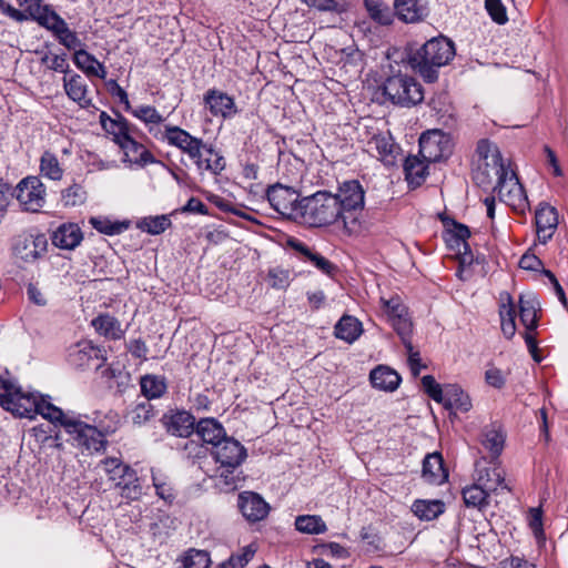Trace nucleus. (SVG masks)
<instances>
[{
  "label": "nucleus",
  "instance_id": "4c0bfd02",
  "mask_svg": "<svg viewBox=\"0 0 568 568\" xmlns=\"http://www.w3.org/2000/svg\"><path fill=\"white\" fill-rule=\"evenodd\" d=\"M363 333L362 323L354 316L344 315L334 327V334L338 339L348 344L354 343Z\"/></svg>",
  "mask_w": 568,
  "mask_h": 568
},
{
  "label": "nucleus",
  "instance_id": "603ef678",
  "mask_svg": "<svg viewBox=\"0 0 568 568\" xmlns=\"http://www.w3.org/2000/svg\"><path fill=\"white\" fill-rule=\"evenodd\" d=\"M40 172L43 176L52 181H60L63 176V169L57 155L50 151H45L41 155Z\"/></svg>",
  "mask_w": 568,
  "mask_h": 568
},
{
  "label": "nucleus",
  "instance_id": "58836bf2",
  "mask_svg": "<svg viewBox=\"0 0 568 568\" xmlns=\"http://www.w3.org/2000/svg\"><path fill=\"white\" fill-rule=\"evenodd\" d=\"M195 432L204 443L212 445V449L225 437L223 426L214 418L201 419Z\"/></svg>",
  "mask_w": 568,
  "mask_h": 568
},
{
  "label": "nucleus",
  "instance_id": "1a4fd4ad",
  "mask_svg": "<svg viewBox=\"0 0 568 568\" xmlns=\"http://www.w3.org/2000/svg\"><path fill=\"white\" fill-rule=\"evenodd\" d=\"M266 196L275 212L286 219L301 220L302 200L293 187L275 184L267 189Z\"/></svg>",
  "mask_w": 568,
  "mask_h": 568
},
{
  "label": "nucleus",
  "instance_id": "9d476101",
  "mask_svg": "<svg viewBox=\"0 0 568 568\" xmlns=\"http://www.w3.org/2000/svg\"><path fill=\"white\" fill-rule=\"evenodd\" d=\"M65 432L72 437L73 444L89 452L104 450L108 442L94 425L87 424L78 418L64 422Z\"/></svg>",
  "mask_w": 568,
  "mask_h": 568
},
{
  "label": "nucleus",
  "instance_id": "8fccbe9b",
  "mask_svg": "<svg viewBox=\"0 0 568 568\" xmlns=\"http://www.w3.org/2000/svg\"><path fill=\"white\" fill-rule=\"evenodd\" d=\"M93 422L95 424L94 426L98 427L105 438L119 429L121 425V417L118 412L109 409L104 414L97 413Z\"/></svg>",
  "mask_w": 568,
  "mask_h": 568
},
{
  "label": "nucleus",
  "instance_id": "473e14b6",
  "mask_svg": "<svg viewBox=\"0 0 568 568\" xmlns=\"http://www.w3.org/2000/svg\"><path fill=\"white\" fill-rule=\"evenodd\" d=\"M394 10L398 19L406 23L418 22L427 16L420 0H394Z\"/></svg>",
  "mask_w": 568,
  "mask_h": 568
},
{
  "label": "nucleus",
  "instance_id": "680f3d73",
  "mask_svg": "<svg viewBox=\"0 0 568 568\" xmlns=\"http://www.w3.org/2000/svg\"><path fill=\"white\" fill-rule=\"evenodd\" d=\"M54 37L58 39L59 43L68 50H74L75 52L79 49H83L82 41L79 39L77 32L69 28L68 23L61 28Z\"/></svg>",
  "mask_w": 568,
  "mask_h": 568
},
{
  "label": "nucleus",
  "instance_id": "4468645a",
  "mask_svg": "<svg viewBox=\"0 0 568 568\" xmlns=\"http://www.w3.org/2000/svg\"><path fill=\"white\" fill-rule=\"evenodd\" d=\"M166 143L186 154L190 159L199 158V150L204 149V141L192 135L186 130L169 124L163 128V133L156 140Z\"/></svg>",
  "mask_w": 568,
  "mask_h": 568
},
{
  "label": "nucleus",
  "instance_id": "864d4df0",
  "mask_svg": "<svg viewBox=\"0 0 568 568\" xmlns=\"http://www.w3.org/2000/svg\"><path fill=\"white\" fill-rule=\"evenodd\" d=\"M369 17L383 26L393 22V12L389 7L382 0H364Z\"/></svg>",
  "mask_w": 568,
  "mask_h": 568
},
{
  "label": "nucleus",
  "instance_id": "774afa93",
  "mask_svg": "<svg viewBox=\"0 0 568 568\" xmlns=\"http://www.w3.org/2000/svg\"><path fill=\"white\" fill-rule=\"evenodd\" d=\"M270 285L274 288H285L290 284V272L284 268L274 267L268 272Z\"/></svg>",
  "mask_w": 568,
  "mask_h": 568
},
{
  "label": "nucleus",
  "instance_id": "2f4dec72",
  "mask_svg": "<svg viewBox=\"0 0 568 568\" xmlns=\"http://www.w3.org/2000/svg\"><path fill=\"white\" fill-rule=\"evenodd\" d=\"M369 379L374 388L384 392L396 390L402 381L396 371L385 365L375 367L369 374Z\"/></svg>",
  "mask_w": 568,
  "mask_h": 568
},
{
  "label": "nucleus",
  "instance_id": "bb28decb",
  "mask_svg": "<svg viewBox=\"0 0 568 568\" xmlns=\"http://www.w3.org/2000/svg\"><path fill=\"white\" fill-rule=\"evenodd\" d=\"M70 361L78 367H91L100 368L105 358L101 354V349L92 345L91 343L84 342L79 343L77 348L70 353Z\"/></svg>",
  "mask_w": 568,
  "mask_h": 568
},
{
  "label": "nucleus",
  "instance_id": "3c124183",
  "mask_svg": "<svg viewBox=\"0 0 568 568\" xmlns=\"http://www.w3.org/2000/svg\"><path fill=\"white\" fill-rule=\"evenodd\" d=\"M141 392L144 395V399L159 398L166 390V383L164 377L156 375H145L140 382Z\"/></svg>",
  "mask_w": 568,
  "mask_h": 568
},
{
  "label": "nucleus",
  "instance_id": "5701e85b",
  "mask_svg": "<svg viewBox=\"0 0 568 568\" xmlns=\"http://www.w3.org/2000/svg\"><path fill=\"white\" fill-rule=\"evenodd\" d=\"M31 19L36 20L41 27L57 34L67 22L49 6H41V3H31L27 9Z\"/></svg>",
  "mask_w": 568,
  "mask_h": 568
},
{
  "label": "nucleus",
  "instance_id": "338daca9",
  "mask_svg": "<svg viewBox=\"0 0 568 568\" xmlns=\"http://www.w3.org/2000/svg\"><path fill=\"white\" fill-rule=\"evenodd\" d=\"M485 8L496 23L505 24L508 21L506 8L500 0H485Z\"/></svg>",
  "mask_w": 568,
  "mask_h": 568
},
{
  "label": "nucleus",
  "instance_id": "f03ea898",
  "mask_svg": "<svg viewBox=\"0 0 568 568\" xmlns=\"http://www.w3.org/2000/svg\"><path fill=\"white\" fill-rule=\"evenodd\" d=\"M342 214V227L347 235L358 234L365 205V192L357 180L343 182L334 194Z\"/></svg>",
  "mask_w": 568,
  "mask_h": 568
},
{
  "label": "nucleus",
  "instance_id": "052dcab7",
  "mask_svg": "<svg viewBox=\"0 0 568 568\" xmlns=\"http://www.w3.org/2000/svg\"><path fill=\"white\" fill-rule=\"evenodd\" d=\"M210 555L205 550L191 549L183 560L184 568H210Z\"/></svg>",
  "mask_w": 568,
  "mask_h": 568
},
{
  "label": "nucleus",
  "instance_id": "aec40b11",
  "mask_svg": "<svg viewBox=\"0 0 568 568\" xmlns=\"http://www.w3.org/2000/svg\"><path fill=\"white\" fill-rule=\"evenodd\" d=\"M163 424L171 435L189 437L195 427L194 416L186 410H176L163 416Z\"/></svg>",
  "mask_w": 568,
  "mask_h": 568
},
{
  "label": "nucleus",
  "instance_id": "423d86ee",
  "mask_svg": "<svg viewBox=\"0 0 568 568\" xmlns=\"http://www.w3.org/2000/svg\"><path fill=\"white\" fill-rule=\"evenodd\" d=\"M39 397L40 394L24 393L14 382L0 377V405L13 415L34 418Z\"/></svg>",
  "mask_w": 568,
  "mask_h": 568
},
{
  "label": "nucleus",
  "instance_id": "5fc2aeb1",
  "mask_svg": "<svg viewBox=\"0 0 568 568\" xmlns=\"http://www.w3.org/2000/svg\"><path fill=\"white\" fill-rule=\"evenodd\" d=\"M172 222L168 215L146 216L138 222V227L152 235L162 234L171 226Z\"/></svg>",
  "mask_w": 568,
  "mask_h": 568
},
{
  "label": "nucleus",
  "instance_id": "c03bdc74",
  "mask_svg": "<svg viewBox=\"0 0 568 568\" xmlns=\"http://www.w3.org/2000/svg\"><path fill=\"white\" fill-rule=\"evenodd\" d=\"M100 123L105 132L113 135V140L116 144L121 143L130 135L129 123L123 118L114 120L105 112H101Z\"/></svg>",
  "mask_w": 568,
  "mask_h": 568
},
{
  "label": "nucleus",
  "instance_id": "79ce46f5",
  "mask_svg": "<svg viewBox=\"0 0 568 568\" xmlns=\"http://www.w3.org/2000/svg\"><path fill=\"white\" fill-rule=\"evenodd\" d=\"M91 324L94 329L105 338L121 339L124 336L121 323L110 314H100L92 320Z\"/></svg>",
  "mask_w": 568,
  "mask_h": 568
},
{
  "label": "nucleus",
  "instance_id": "49530a36",
  "mask_svg": "<svg viewBox=\"0 0 568 568\" xmlns=\"http://www.w3.org/2000/svg\"><path fill=\"white\" fill-rule=\"evenodd\" d=\"M412 510L422 520H433L444 513L445 504L440 500H416Z\"/></svg>",
  "mask_w": 568,
  "mask_h": 568
},
{
  "label": "nucleus",
  "instance_id": "a19ab883",
  "mask_svg": "<svg viewBox=\"0 0 568 568\" xmlns=\"http://www.w3.org/2000/svg\"><path fill=\"white\" fill-rule=\"evenodd\" d=\"M428 162L418 155H408L404 162V172L408 184L419 186L428 174Z\"/></svg>",
  "mask_w": 568,
  "mask_h": 568
},
{
  "label": "nucleus",
  "instance_id": "37998d69",
  "mask_svg": "<svg viewBox=\"0 0 568 568\" xmlns=\"http://www.w3.org/2000/svg\"><path fill=\"white\" fill-rule=\"evenodd\" d=\"M490 494L476 480L474 484L466 486L462 491L465 505L477 509H483L489 505L488 497Z\"/></svg>",
  "mask_w": 568,
  "mask_h": 568
},
{
  "label": "nucleus",
  "instance_id": "f3484780",
  "mask_svg": "<svg viewBox=\"0 0 568 568\" xmlns=\"http://www.w3.org/2000/svg\"><path fill=\"white\" fill-rule=\"evenodd\" d=\"M536 232L539 243L546 244L558 226V214L554 206L540 203L535 213Z\"/></svg>",
  "mask_w": 568,
  "mask_h": 568
},
{
  "label": "nucleus",
  "instance_id": "c9c22d12",
  "mask_svg": "<svg viewBox=\"0 0 568 568\" xmlns=\"http://www.w3.org/2000/svg\"><path fill=\"white\" fill-rule=\"evenodd\" d=\"M73 62L89 77L94 75L102 80L106 78L105 67L84 49H79L74 52Z\"/></svg>",
  "mask_w": 568,
  "mask_h": 568
},
{
  "label": "nucleus",
  "instance_id": "a211bd4d",
  "mask_svg": "<svg viewBox=\"0 0 568 568\" xmlns=\"http://www.w3.org/2000/svg\"><path fill=\"white\" fill-rule=\"evenodd\" d=\"M445 231L443 237L447 246L458 253H466L469 250L467 243L470 236L469 229L452 219H443Z\"/></svg>",
  "mask_w": 568,
  "mask_h": 568
},
{
  "label": "nucleus",
  "instance_id": "6e6d98bb",
  "mask_svg": "<svg viewBox=\"0 0 568 568\" xmlns=\"http://www.w3.org/2000/svg\"><path fill=\"white\" fill-rule=\"evenodd\" d=\"M90 224L105 235H118L129 227V222H113L106 217H91Z\"/></svg>",
  "mask_w": 568,
  "mask_h": 568
},
{
  "label": "nucleus",
  "instance_id": "f8f14e48",
  "mask_svg": "<svg viewBox=\"0 0 568 568\" xmlns=\"http://www.w3.org/2000/svg\"><path fill=\"white\" fill-rule=\"evenodd\" d=\"M12 195L27 212H39L45 204V187L38 176H27L16 186Z\"/></svg>",
  "mask_w": 568,
  "mask_h": 568
},
{
  "label": "nucleus",
  "instance_id": "7ed1b4c3",
  "mask_svg": "<svg viewBox=\"0 0 568 568\" xmlns=\"http://www.w3.org/2000/svg\"><path fill=\"white\" fill-rule=\"evenodd\" d=\"M478 161L473 171V179L479 186L487 187L494 181L499 182L511 172L510 163H506L498 146L488 140H480L477 144Z\"/></svg>",
  "mask_w": 568,
  "mask_h": 568
},
{
  "label": "nucleus",
  "instance_id": "de8ad7c7",
  "mask_svg": "<svg viewBox=\"0 0 568 568\" xmlns=\"http://www.w3.org/2000/svg\"><path fill=\"white\" fill-rule=\"evenodd\" d=\"M294 525L302 534L320 535L327 530L325 521L318 515H300L295 518Z\"/></svg>",
  "mask_w": 568,
  "mask_h": 568
},
{
  "label": "nucleus",
  "instance_id": "e2e57ef3",
  "mask_svg": "<svg viewBox=\"0 0 568 568\" xmlns=\"http://www.w3.org/2000/svg\"><path fill=\"white\" fill-rule=\"evenodd\" d=\"M152 483L155 488L156 495L161 499H163L168 503H171L174 499L175 495H174L173 488H172L171 484L166 480L165 477H163L162 475H160L158 473L152 471Z\"/></svg>",
  "mask_w": 568,
  "mask_h": 568
},
{
  "label": "nucleus",
  "instance_id": "412c9836",
  "mask_svg": "<svg viewBox=\"0 0 568 568\" xmlns=\"http://www.w3.org/2000/svg\"><path fill=\"white\" fill-rule=\"evenodd\" d=\"M134 118L140 120L148 130L149 134L155 140L163 133L165 118L152 105H139L130 111Z\"/></svg>",
  "mask_w": 568,
  "mask_h": 568
},
{
  "label": "nucleus",
  "instance_id": "69168bd1",
  "mask_svg": "<svg viewBox=\"0 0 568 568\" xmlns=\"http://www.w3.org/2000/svg\"><path fill=\"white\" fill-rule=\"evenodd\" d=\"M85 191L80 184L69 186L62 193V201L65 206H77L85 201Z\"/></svg>",
  "mask_w": 568,
  "mask_h": 568
},
{
  "label": "nucleus",
  "instance_id": "39448f33",
  "mask_svg": "<svg viewBox=\"0 0 568 568\" xmlns=\"http://www.w3.org/2000/svg\"><path fill=\"white\" fill-rule=\"evenodd\" d=\"M98 467L103 470L108 479L120 490L122 498L128 501H135L142 497L143 488L136 471L120 458H104L99 463Z\"/></svg>",
  "mask_w": 568,
  "mask_h": 568
},
{
  "label": "nucleus",
  "instance_id": "6ab92c4d",
  "mask_svg": "<svg viewBox=\"0 0 568 568\" xmlns=\"http://www.w3.org/2000/svg\"><path fill=\"white\" fill-rule=\"evenodd\" d=\"M368 148L376 152L377 158L385 165H394L399 155V146L389 133L374 134L368 141Z\"/></svg>",
  "mask_w": 568,
  "mask_h": 568
},
{
  "label": "nucleus",
  "instance_id": "c756f323",
  "mask_svg": "<svg viewBox=\"0 0 568 568\" xmlns=\"http://www.w3.org/2000/svg\"><path fill=\"white\" fill-rule=\"evenodd\" d=\"M500 327L504 336L510 339L516 333V310L511 295L508 292L499 294Z\"/></svg>",
  "mask_w": 568,
  "mask_h": 568
},
{
  "label": "nucleus",
  "instance_id": "9b49d317",
  "mask_svg": "<svg viewBox=\"0 0 568 568\" xmlns=\"http://www.w3.org/2000/svg\"><path fill=\"white\" fill-rule=\"evenodd\" d=\"M494 192L497 193L501 202L516 213L524 214L529 209L526 191L514 170L496 183Z\"/></svg>",
  "mask_w": 568,
  "mask_h": 568
},
{
  "label": "nucleus",
  "instance_id": "7c9ffc66",
  "mask_svg": "<svg viewBox=\"0 0 568 568\" xmlns=\"http://www.w3.org/2000/svg\"><path fill=\"white\" fill-rule=\"evenodd\" d=\"M423 478L432 485H440L448 478L439 453L428 454L423 462Z\"/></svg>",
  "mask_w": 568,
  "mask_h": 568
},
{
  "label": "nucleus",
  "instance_id": "72a5a7b5",
  "mask_svg": "<svg viewBox=\"0 0 568 568\" xmlns=\"http://www.w3.org/2000/svg\"><path fill=\"white\" fill-rule=\"evenodd\" d=\"M83 234L79 225L73 223L62 224L52 235V242L55 246L63 250H73L82 241Z\"/></svg>",
  "mask_w": 568,
  "mask_h": 568
},
{
  "label": "nucleus",
  "instance_id": "ea45409f",
  "mask_svg": "<svg viewBox=\"0 0 568 568\" xmlns=\"http://www.w3.org/2000/svg\"><path fill=\"white\" fill-rule=\"evenodd\" d=\"M538 300L534 293L521 294L519 297V316L527 331L537 327Z\"/></svg>",
  "mask_w": 568,
  "mask_h": 568
},
{
  "label": "nucleus",
  "instance_id": "2eb2a0df",
  "mask_svg": "<svg viewBox=\"0 0 568 568\" xmlns=\"http://www.w3.org/2000/svg\"><path fill=\"white\" fill-rule=\"evenodd\" d=\"M474 479L489 493H497L499 489L510 491L505 480V470L497 459L487 460L486 457L478 459L475 463Z\"/></svg>",
  "mask_w": 568,
  "mask_h": 568
},
{
  "label": "nucleus",
  "instance_id": "13d9d810",
  "mask_svg": "<svg viewBox=\"0 0 568 568\" xmlns=\"http://www.w3.org/2000/svg\"><path fill=\"white\" fill-rule=\"evenodd\" d=\"M256 548L253 545L245 546L241 554L232 555L220 568H244L254 557Z\"/></svg>",
  "mask_w": 568,
  "mask_h": 568
},
{
  "label": "nucleus",
  "instance_id": "b1692460",
  "mask_svg": "<svg viewBox=\"0 0 568 568\" xmlns=\"http://www.w3.org/2000/svg\"><path fill=\"white\" fill-rule=\"evenodd\" d=\"M199 158L191 159L200 173L210 172L219 175L225 169L224 158L213 148L204 142V149L199 150Z\"/></svg>",
  "mask_w": 568,
  "mask_h": 568
},
{
  "label": "nucleus",
  "instance_id": "09e8293b",
  "mask_svg": "<svg viewBox=\"0 0 568 568\" xmlns=\"http://www.w3.org/2000/svg\"><path fill=\"white\" fill-rule=\"evenodd\" d=\"M155 415L153 405L148 399L136 402L126 413V418L135 426H142Z\"/></svg>",
  "mask_w": 568,
  "mask_h": 568
},
{
  "label": "nucleus",
  "instance_id": "4be33fe9",
  "mask_svg": "<svg viewBox=\"0 0 568 568\" xmlns=\"http://www.w3.org/2000/svg\"><path fill=\"white\" fill-rule=\"evenodd\" d=\"M123 151V162L138 166H145L154 163L156 160L154 155L141 143L135 141L131 135L118 144Z\"/></svg>",
  "mask_w": 568,
  "mask_h": 568
},
{
  "label": "nucleus",
  "instance_id": "393cba45",
  "mask_svg": "<svg viewBox=\"0 0 568 568\" xmlns=\"http://www.w3.org/2000/svg\"><path fill=\"white\" fill-rule=\"evenodd\" d=\"M290 246L301 255L304 262L311 263L322 273L333 276L337 266L317 252L312 251L306 244L297 240H290Z\"/></svg>",
  "mask_w": 568,
  "mask_h": 568
},
{
  "label": "nucleus",
  "instance_id": "ddd939ff",
  "mask_svg": "<svg viewBox=\"0 0 568 568\" xmlns=\"http://www.w3.org/2000/svg\"><path fill=\"white\" fill-rule=\"evenodd\" d=\"M452 153V140L442 130H429L419 138V155L428 163L447 159Z\"/></svg>",
  "mask_w": 568,
  "mask_h": 568
},
{
  "label": "nucleus",
  "instance_id": "4d7b16f0",
  "mask_svg": "<svg viewBox=\"0 0 568 568\" xmlns=\"http://www.w3.org/2000/svg\"><path fill=\"white\" fill-rule=\"evenodd\" d=\"M389 322H390L392 326L394 327V329L396 331V333L399 335L405 348H409L410 342H412L410 334H412L413 324L408 316V313L405 315H402L400 317L392 318V320H389Z\"/></svg>",
  "mask_w": 568,
  "mask_h": 568
},
{
  "label": "nucleus",
  "instance_id": "20e7f679",
  "mask_svg": "<svg viewBox=\"0 0 568 568\" xmlns=\"http://www.w3.org/2000/svg\"><path fill=\"white\" fill-rule=\"evenodd\" d=\"M333 193L318 191L302 199L301 220L310 226L322 227L334 223L342 224V214Z\"/></svg>",
  "mask_w": 568,
  "mask_h": 568
},
{
  "label": "nucleus",
  "instance_id": "cd10ccee",
  "mask_svg": "<svg viewBox=\"0 0 568 568\" xmlns=\"http://www.w3.org/2000/svg\"><path fill=\"white\" fill-rule=\"evenodd\" d=\"M204 102L214 116L226 119L236 113L234 100L219 90H209L204 95Z\"/></svg>",
  "mask_w": 568,
  "mask_h": 568
},
{
  "label": "nucleus",
  "instance_id": "0eeeda50",
  "mask_svg": "<svg viewBox=\"0 0 568 568\" xmlns=\"http://www.w3.org/2000/svg\"><path fill=\"white\" fill-rule=\"evenodd\" d=\"M383 92L392 103L402 106L415 105L424 99L422 85L400 72L385 80Z\"/></svg>",
  "mask_w": 568,
  "mask_h": 568
},
{
  "label": "nucleus",
  "instance_id": "a878e982",
  "mask_svg": "<svg viewBox=\"0 0 568 568\" xmlns=\"http://www.w3.org/2000/svg\"><path fill=\"white\" fill-rule=\"evenodd\" d=\"M240 509L245 518L251 521L264 519L270 510L268 504L255 493L240 495Z\"/></svg>",
  "mask_w": 568,
  "mask_h": 568
},
{
  "label": "nucleus",
  "instance_id": "e433bc0d",
  "mask_svg": "<svg viewBox=\"0 0 568 568\" xmlns=\"http://www.w3.org/2000/svg\"><path fill=\"white\" fill-rule=\"evenodd\" d=\"M505 434L500 426L490 425L484 428L481 433L480 443L491 456V459H497L504 450Z\"/></svg>",
  "mask_w": 568,
  "mask_h": 568
},
{
  "label": "nucleus",
  "instance_id": "f257e3e1",
  "mask_svg": "<svg viewBox=\"0 0 568 568\" xmlns=\"http://www.w3.org/2000/svg\"><path fill=\"white\" fill-rule=\"evenodd\" d=\"M455 53L454 42L439 36L432 38L409 54L408 62L426 82L432 83L438 78V69L448 64Z\"/></svg>",
  "mask_w": 568,
  "mask_h": 568
},
{
  "label": "nucleus",
  "instance_id": "0e129e2a",
  "mask_svg": "<svg viewBox=\"0 0 568 568\" xmlns=\"http://www.w3.org/2000/svg\"><path fill=\"white\" fill-rule=\"evenodd\" d=\"M422 385L425 390V393L435 402L440 403L444 400L445 397V386L442 387L440 384H438L434 376L432 375H425L422 377Z\"/></svg>",
  "mask_w": 568,
  "mask_h": 568
},
{
  "label": "nucleus",
  "instance_id": "a18cd8bd",
  "mask_svg": "<svg viewBox=\"0 0 568 568\" xmlns=\"http://www.w3.org/2000/svg\"><path fill=\"white\" fill-rule=\"evenodd\" d=\"M37 415H41L43 418L50 420L53 424H59L64 428V422L71 420L72 417L67 416L61 408L53 405L44 396L40 395L37 405Z\"/></svg>",
  "mask_w": 568,
  "mask_h": 568
},
{
  "label": "nucleus",
  "instance_id": "dca6fc26",
  "mask_svg": "<svg viewBox=\"0 0 568 568\" xmlns=\"http://www.w3.org/2000/svg\"><path fill=\"white\" fill-rule=\"evenodd\" d=\"M47 245L48 241L43 234L22 233L16 237L12 250L18 260L32 263L45 252Z\"/></svg>",
  "mask_w": 568,
  "mask_h": 568
},
{
  "label": "nucleus",
  "instance_id": "bf43d9fd",
  "mask_svg": "<svg viewBox=\"0 0 568 568\" xmlns=\"http://www.w3.org/2000/svg\"><path fill=\"white\" fill-rule=\"evenodd\" d=\"M381 304L388 320L400 317L408 313L406 305L398 295H394L390 298L381 297Z\"/></svg>",
  "mask_w": 568,
  "mask_h": 568
},
{
  "label": "nucleus",
  "instance_id": "f704fd0d",
  "mask_svg": "<svg viewBox=\"0 0 568 568\" xmlns=\"http://www.w3.org/2000/svg\"><path fill=\"white\" fill-rule=\"evenodd\" d=\"M442 404L445 408L467 413L471 409V400L467 393L457 384L445 385V397Z\"/></svg>",
  "mask_w": 568,
  "mask_h": 568
},
{
  "label": "nucleus",
  "instance_id": "c85d7f7f",
  "mask_svg": "<svg viewBox=\"0 0 568 568\" xmlns=\"http://www.w3.org/2000/svg\"><path fill=\"white\" fill-rule=\"evenodd\" d=\"M63 88L68 98L81 108H89L92 104L88 84L80 74L74 73L70 77H64Z\"/></svg>",
  "mask_w": 568,
  "mask_h": 568
},
{
  "label": "nucleus",
  "instance_id": "6e6552de",
  "mask_svg": "<svg viewBox=\"0 0 568 568\" xmlns=\"http://www.w3.org/2000/svg\"><path fill=\"white\" fill-rule=\"evenodd\" d=\"M212 455L216 463L221 466L220 477L224 479L226 485L234 483L233 471L246 458V449L234 438L224 437L212 449Z\"/></svg>",
  "mask_w": 568,
  "mask_h": 568
}]
</instances>
